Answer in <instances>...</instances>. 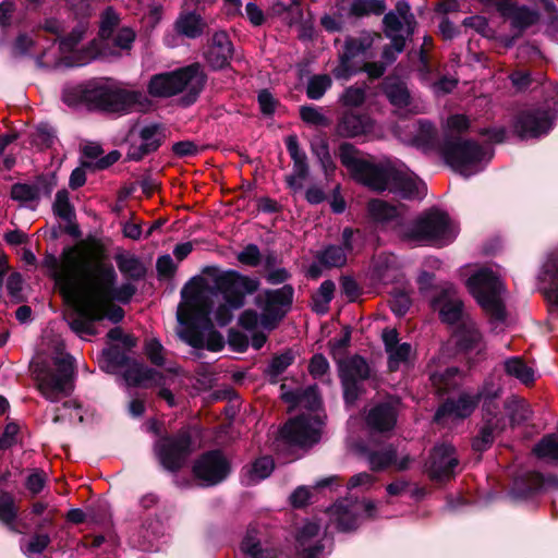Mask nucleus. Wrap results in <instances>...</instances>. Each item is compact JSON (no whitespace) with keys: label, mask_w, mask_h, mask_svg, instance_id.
<instances>
[{"label":"nucleus","mask_w":558,"mask_h":558,"mask_svg":"<svg viewBox=\"0 0 558 558\" xmlns=\"http://www.w3.org/2000/svg\"><path fill=\"white\" fill-rule=\"evenodd\" d=\"M61 100L70 108L128 116L149 105L138 89H129L112 77H94L62 89Z\"/></svg>","instance_id":"1"},{"label":"nucleus","mask_w":558,"mask_h":558,"mask_svg":"<svg viewBox=\"0 0 558 558\" xmlns=\"http://www.w3.org/2000/svg\"><path fill=\"white\" fill-rule=\"evenodd\" d=\"M207 81L208 75L203 64L196 61L151 75L147 83V93L154 98H170L183 93L179 98V105L189 108L198 100Z\"/></svg>","instance_id":"2"},{"label":"nucleus","mask_w":558,"mask_h":558,"mask_svg":"<svg viewBox=\"0 0 558 558\" xmlns=\"http://www.w3.org/2000/svg\"><path fill=\"white\" fill-rule=\"evenodd\" d=\"M202 277H193L181 290L182 304L178 307V322L185 328L180 332L181 339L194 349H204V329H213L210 317L214 303L202 294Z\"/></svg>","instance_id":"3"},{"label":"nucleus","mask_w":558,"mask_h":558,"mask_svg":"<svg viewBox=\"0 0 558 558\" xmlns=\"http://www.w3.org/2000/svg\"><path fill=\"white\" fill-rule=\"evenodd\" d=\"M362 155L363 153L350 142H342L337 150L341 165L355 182L377 193L387 191L395 166L388 160L376 161L371 155Z\"/></svg>","instance_id":"4"},{"label":"nucleus","mask_w":558,"mask_h":558,"mask_svg":"<svg viewBox=\"0 0 558 558\" xmlns=\"http://www.w3.org/2000/svg\"><path fill=\"white\" fill-rule=\"evenodd\" d=\"M558 117V86L545 89L542 104L519 110L512 118V133L521 141L547 136Z\"/></svg>","instance_id":"5"},{"label":"nucleus","mask_w":558,"mask_h":558,"mask_svg":"<svg viewBox=\"0 0 558 558\" xmlns=\"http://www.w3.org/2000/svg\"><path fill=\"white\" fill-rule=\"evenodd\" d=\"M118 274L111 263H95L86 268L84 288L94 301L129 304L137 292L132 282L117 287Z\"/></svg>","instance_id":"6"},{"label":"nucleus","mask_w":558,"mask_h":558,"mask_svg":"<svg viewBox=\"0 0 558 558\" xmlns=\"http://www.w3.org/2000/svg\"><path fill=\"white\" fill-rule=\"evenodd\" d=\"M466 287L490 320L504 322L507 317L501 299L502 283L490 268H481L466 280Z\"/></svg>","instance_id":"7"},{"label":"nucleus","mask_w":558,"mask_h":558,"mask_svg":"<svg viewBox=\"0 0 558 558\" xmlns=\"http://www.w3.org/2000/svg\"><path fill=\"white\" fill-rule=\"evenodd\" d=\"M456 236L449 215L438 208L423 213L404 232V238L410 241L426 242L438 247L452 243Z\"/></svg>","instance_id":"8"},{"label":"nucleus","mask_w":558,"mask_h":558,"mask_svg":"<svg viewBox=\"0 0 558 558\" xmlns=\"http://www.w3.org/2000/svg\"><path fill=\"white\" fill-rule=\"evenodd\" d=\"M203 272L213 278L215 287L222 294L225 302L234 310L243 307L245 295L255 293L260 286L257 278L242 275L234 269L219 271L216 267L208 266Z\"/></svg>","instance_id":"9"},{"label":"nucleus","mask_w":558,"mask_h":558,"mask_svg":"<svg viewBox=\"0 0 558 558\" xmlns=\"http://www.w3.org/2000/svg\"><path fill=\"white\" fill-rule=\"evenodd\" d=\"M322 426L323 421L318 415L301 413L279 427L276 439L288 447L312 448L322 438Z\"/></svg>","instance_id":"10"},{"label":"nucleus","mask_w":558,"mask_h":558,"mask_svg":"<svg viewBox=\"0 0 558 558\" xmlns=\"http://www.w3.org/2000/svg\"><path fill=\"white\" fill-rule=\"evenodd\" d=\"M485 149L474 140L446 133L441 140L440 156L459 173L469 177L466 170L485 158Z\"/></svg>","instance_id":"11"},{"label":"nucleus","mask_w":558,"mask_h":558,"mask_svg":"<svg viewBox=\"0 0 558 558\" xmlns=\"http://www.w3.org/2000/svg\"><path fill=\"white\" fill-rule=\"evenodd\" d=\"M294 287L283 284L278 289H265L256 295L254 303L262 310L260 325L264 329L272 331L291 311L294 301Z\"/></svg>","instance_id":"12"},{"label":"nucleus","mask_w":558,"mask_h":558,"mask_svg":"<svg viewBox=\"0 0 558 558\" xmlns=\"http://www.w3.org/2000/svg\"><path fill=\"white\" fill-rule=\"evenodd\" d=\"M232 472L231 459L219 448L202 452L192 465V474L201 487L218 486L225 483Z\"/></svg>","instance_id":"13"},{"label":"nucleus","mask_w":558,"mask_h":558,"mask_svg":"<svg viewBox=\"0 0 558 558\" xmlns=\"http://www.w3.org/2000/svg\"><path fill=\"white\" fill-rule=\"evenodd\" d=\"M337 366L343 402L345 405H353L365 392L362 383L371 377L369 364L364 356L354 354L345 359H338Z\"/></svg>","instance_id":"14"},{"label":"nucleus","mask_w":558,"mask_h":558,"mask_svg":"<svg viewBox=\"0 0 558 558\" xmlns=\"http://www.w3.org/2000/svg\"><path fill=\"white\" fill-rule=\"evenodd\" d=\"M54 365L56 369L47 368L37 377L38 390L50 402H57L61 396H70L74 389L71 356L56 357Z\"/></svg>","instance_id":"15"},{"label":"nucleus","mask_w":558,"mask_h":558,"mask_svg":"<svg viewBox=\"0 0 558 558\" xmlns=\"http://www.w3.org/2000/svg\"><path fill=\"white\" fill-rule=\"evenodd\" d=\"M375 38H381L380 34L367 31H363L359 37H345L342 52L338 54V64L332 69L336 80L348 81L357 72L353 60L360 56L371 57L368 51Z\"/></svg>","instance_id":"16"},{"label":"nucleus","mask_w":558,"mask_h":558,"mask_svg":"<svg viewBox=\"0 0 558 558\" xmlns=\"http://www.w3.org/2000/svg\"><path fill=\"white\" fill-rule=\"evenodd\" d=\"M337 530L349 533L356 531L365 519L376 518V505L372 500L345 498L333 506Z\"/></svg>","instance_id":"17"},{"label":"nucleus","mask_w":558,"mask_h":558,"mask_svg":"<svg viewBox=\"0 0 558 558\" xmlns=\"http://www.w3.org/2000/svg\"><path fill=\"white\" fill-rule=\"evenodd\" d=\"M192 451V437L187 432L165 437L158 447L160 464L169 472L180 471Z\"/></svg>","instance_id":"18"},{"label":"nucleus","mask_w":558,"mask_h":558,"mask_svg":"<svg viewBox=\"0 0 558 558\" xmlns=\"http://www.w3.org/2000/svg\"><path fill=\"white\" fill-rule=\"evenodd\" d=\"M451 337L458 352L464 354L475 352L476 359L473 363L485 359L486 343L483 333L471 317H466L462 324H458Z\"/></svg>","instance_id":"19"},{"label":"nucleus","mask_w":558,"mask_h":558,"mask_svg":"<svg viewBox=\"0 0 558 558\" xmlns=\"http://www.w3.org/2000/svg\"><path fill=\"white\" fill-rule=\"evenodd\" d=\"M458 464L456 448L450 444H440L430 450L426 471L432 481L446 482L454 476V469Z\"/></svg>","instance_id":"20"},{"label":"nucleus","mask_w":558,"mask_h":558,"mask_svg":"<svg viewBox=\"0 0 558 558\" xmlns=\"http://www.w3.org/2000/svg\"><path fill=\"white\" fill-rule=\"evenodd\" d=\"M233 54L234 46L226 31L215 32L202 53L207 65L215 72L229 68Z\"/></svg>","instance_id":"21"},{"label":"nucleus","mask_w":558,"mask_h":558,"mask_svg":"<svg viewBox=\"0 0 558 558\" xmlns=\"http://www.w3.org/2000/svg\"><path fill=\"white\" fill-rule=\"evenodd\" d=\"M89 304L77 307L74 314L68 319L70 329L80 338L84 336H96L97 328L95 324L104 320V304L100 301H94L89 295Z\"/></svg>","instance_id":"22"},{"label":"nucleus","mask_w":558,"mask_h":558,"mask_svg":"<svg viewBox=\"0 0 558 558\" xmlns=\"http://www.w3.org/2000/svg\"><path fill=\"white\" fill-rule=\"evenodd\" d=\"M430 306L438 312L440 322L446 325L457 326L470 317L464 313V303L453 298L451 289H441L432 298Z\"/></svg>","instance_id":"23"},{"label":"nucleus","mask_w":558,"mask_h":558,"mask_svg":"<svg viewBox=\"0 0 558 558\" xmlns=\"http://www.w3.org/2000/svg\"><path fill=\"white\" fill-rule=\"evenodd\" d=\"M140 138L142 141L140 145L129 147L126 160L138 162L147 155L157 151L166 138L165 128L159 123L146 125L141 129Z\"/></svg>","instance_id":"24"},{"label":"nucleus","mask_w":558,"mask_h":558,"mask_svg":"<svg viewBox=\"0 0 558 558\" xmlns=\"http://www.w3.org/2000/svg\"><path fill=\"white\" fill-rule=\"evenodd\" d=\"M374 121L367 113L343 111L338 118L335 133L341 138H355L373 132Z\"/></svg>","instance_id":"25"},{"label":"nucleus","mask_w":558,"mask_h":558,"mask_svg":"<svg viewBox=\"0 0 558 558\" xmlns=\"http://www.w3.org/2000/svg\"><path fill=\"white\" fill-rule=\"evenodd\" d=\"M474 396L466 392L459 395L457 399L447 398L436 410L433 422L441 424L446 417L464 420L473 414L477 408Z\"/></svg>","instance_id":"26"},{"label":"nucleus","mask_w":558,"mask_h":558,"mask_svg":"<svg viewBox=\"0 0 558 558\" xmlns=\"http://www.w3.org/2000/svg\"><path fill=\"white\" fill-rule=\"evenodd\" d=\"M41 267L47 270V276L54 281L64 298L76 295L77 284L74 277L64 269L60 259L53 253L46 252L44 254Z\"/></svg>","instance_id":"27"},{"label":"nucleus","mask_w":558,"mask_h":558,"mask_svg":"<svg viewBox=\"0 0 558 558\" xmlns=\"http://www.w3.org/2000/svg\"><path fill=\"white\" fill-rule=\"evenodd\" d=\"M398 421V410L390 401H381L372 407L365 422L369 429L377 433L391 432Z\"/></svg>","instance_id":"28"},{"label":"nucleus","mask_w":558,"mask_h":558,"mask_svg":"<svg viewBox=\"0 0 558 558\" xmlns=\"http://www.w3.org/2000/svg\"><path fill=\"white\" fill-rule=\"evenodd\" d=\"M546 483L539 472H527L517 476L509 490V496L514 501H524L536 496Z\"/></svg>","instance_id":"29"},{"label":"nucleus","mask_w":558,"mask_h":558,"mask_svg":"<svg viewBox=\"0 0 558 558\" xmlns=\"http://www.w3.org/2000/svg\"><path fill=\"white\" fill-rule=\"evenodd\" d=\"M411 143L424 153L437 150L440 154L441 141L435 123L427 119H418Z\"/></svg>","instance_id":"30"},{"label":"nucleus","mask_w":558,"mask_h":558,"mask_svg":"<svg viewBox=\"0 0 558 558\" xmlns=\"http://www.w3.org/2000/svg\"><path fill=\"white\" fill-rule=\"evenodd\" d=\"M505 19L510 20L513 37L518 38L522 34L539 22L541 14L536 10L530 9L527 5H517L513 2L509 10H505V14H500Z\"/></svg>","instance_id":"31"},{"label":"nucleus","mask_w":558,"mask_h":558,"mask_svg":"<svg viewBox=\"0 0 558 558\" xmlns=\"http://www.w3.org/2000/svg\"><path fill=\"white\" fill-rule=\"evenodd\" d=\"M387 191L402 199L421 198L417 180L396 167L391 172Z\"/></svg>","instance_id":"32"},{"label":"nucleus","mask_w":558,"mask_h":558,"mask_svg":"<svg viewBox=\"0 0 558 558\" xmlns=\"http://www.w3.org/2000/svg\"><path fill=\"white\" fill-rule=\"evenodd\" d=\"M383 94L391 106L405 109L412 104V96L405 82L399 77L387 76L383 81Z\"/></svg>","instance_id":"33"},{"label":"nucleus","mask_w":558,"mask_h":558,"mask_svg":"<svg viewBox=\"0 0 558 558\" xmlns=\"http://www.w3.org/2000/svg\"><path fill=\"white\" fill-rule=\"evenodd\" d=\"M99 368L107 374H116L120 368L126 367L132 357L119 344L110 343L98 355Z\"/></svg>","instance_id":"34"},{"label":"nucleus","mask_w":558,"mask_h":558,"mask_svg":"<svg viewBox=\"0 0 558 558\" xmlns=\"http://www.w3.org/2000/svg\"><path fill=\"white\" fill-rule=\"evenodd\" d=\"M545 295L558 306V251L548 255L538 275Z\"/></svg>","instance_id":"35"},{"label":"nucleus","mask_w":558,"mask_h":558,"mask_svg":"<svg viewBox=\"0 0 558 558\" xmlns=\"http://www.w3.org/2000/svg\"><path fill=\"white\" fill-rule=\"evenodd\" d=\"M174 26L178 34L189 39L199 38L208 28L207 22L195 11L181 13Z\"/></svg>","instance_id":"36"},{"label":"nucleus","mask_w":558,"mask_h":558,"mask_svg":"<svg viewBox=\"0 0 558 558\" xmlns=\"http://www.w3.org/2000/svg\"><path fill=\"white\" fill-rule=\"evenodd\" d=\"M282 400L293 407H301L311 412L317 411L322 405V399L317 392V387L310 386L303 390H290L282 393Z\"/></svg>","instance_id":"37"},{"label":"nucleus","mask_w":558,"mask_h":558,"mask_svg":"<svg viewBox=\"0 0 558 558\" xmlns=\"http://www.w3.org/2000/svg\"><path fill=\"white\" fill-rule=\"evenodd\" d=\"M156 377H158L159 380L163 379V375L161 373L145 366L142 362L135 359H132L123 373L124 380L132 387H140L144 381L153 380Z\"/></svg>","instance_id":"38"},{"label":"nucleus","mask_w":558,"mask_h":558,"mask_svg":"<svg viewBox=\"0 0 558 558\" xmlns=\"http://www.w3.org/2000/svg\"><path fill=\"white\" fill-rule=\"evenodd\" d=\"M287 150L293 161V172L300 180L307 179L310 166L306 153L300 147L296 134H290L284 140Z\"/></svg>","instance_id":"39"},{"label":"nucleus","mask_w":558,"mask_h":558,"mask_svg":"<svg viewBox=\"0 0 558 558\" xmlns=\"http://www.w3.org/2000/svg\"><path fill=\"white\" fill-rule=\"evenodd\" d=\"M114 260L118 269L128 280L140 281L146 277L147 269L137 256L119 253L114 255Z\"/></svg>","instance_id":"40"},{"label":"nucleus","mask_w":558,"mask_h":558,"mask_svg":"<svg viewBox=\"0 0 558 558\" xmlns=\"http://www.w3.org/2000/svg\"><path fill=\"white\" fill-rule=\"evenodd\" d=\"M504 371L508 376L514 377L525 386L533 384L535 380L534 369L527 366L520 356L507 359L504 363Z\"/></svg>","instance_id":"41"},{"label":"nucleus","mask_w":558,"mask_h":558,"mask_svg":"<svg viewBox=\"0 0 558 558\" xmlns=\"http://www.w3.org/2000/svg\"><path fill=\"white\" fill-rule=\"evenodd\" d=\"M460 371L456 366L447 367L442 373H435L430 376L433 386L440 396L454 391L460 386Z\"/></svg>","instance_id":"42"},{"label":"nucleus","mask_w":558,"mask_h":558,"mask_svg":"<svg viewBox=\"0 0 558 558\" xmlns=\"http://www.w3.org/2000/svg\"><path fill=\"white\" fill-rule=\"evenodd\" d=\"M294 360L295 353L292 349H286L280 354H275L264 372L268 377V381L272 385L277 384L279 376L294 363Z\"/></svg>","instance_id":"43"},{"label":"nucleus","mask_w":558,"mask_h":558,"mask_svg":"<svg viewBox=\"0 0 558 558\" xmlns=\"http://www.w3.org/2000/svg\"><path fill=\"white\" fill-rule=\"evenodd\" d=\"M387 9L385 0H352L349 8V16L362 19L369 15L379 16Z\"/></svg>","instance_id":"44"},{"label":"nucleus","mask_w":558,"mask_h":558,"mask_svg":"<svg viewBox=\"0 0 558 558\" xmlns=\"http://www.w3.org/2000/svg\"><path fill=\"white\" fill-rule=\"evenodd\" d=\"M367 211L369 217L378 223L390 222L399 217L398 208L395 205L378 198L368 202Z\"/></svg>","instance_id":"45"},{"label":"nucleus","mask_w":558,"mask_h":558,"mask_svg":"<svg viewBox=\"0 0 558 558\" xmlns=\"http://www.w3.org/2000/svg\"><path fill=\"white\" fill-rule=\"evenodd\" d=\"M315 259L327 269L340 268L347 263V254L342 246L329 244L316 252Z\"/></svg>","instance_id":"46"},{"label":"nucleus","mask_w":558,"mask_h":558,"mask_svg":"<svg viewBox=\"0 0 558 558\" xmlns=\"http://www.w3.org/2000/svg\"><path fill=\"white\" fill-rule=\"evenodd\" d=\"M398 451L393 445L380 450H372L367 454V461L373 472H381L397 463Z\"/></svg>","instance_id":"47"},{"label":"nucleus","mask_w":558,"mask_h":558,"mask_svg":"<svg viewBox=\"0 0 558 558\" xmlns=\"http://www.w3.org/2000/svg\"><path fill=\"white\" fill-rule=\"evenodd\" d=\"M505 409L512 427L524 424L531 417L530 405L523 399L515 397L507 399L505 401Z\"/></svg>","instance_id":"48"},{"label":"nucleus","mask_w":558,"mask_h":558,"mask_svg":"<svg viewBox=\"0 0 558 558\" xmlns=\"http://www.w3.org/2000/svg\"><path fill=\"white\" fill-rule=\"evenodd\" d=\"M335 291L336 284L332 280L328 279L323 281L318 291L312 296V310L320 315L326 314L329 308L328 305L333 299Z\"/></svg>","instance_id":"49"},{"label":"nucleus","mask_w":558,"mask_h":558,"mask_svg":"<svg viewBox=\"0 0 558 558\" xmlns=\"http://www.w3.org/2000/svg\"><path fill=\"white\" fill-rule=\"evenodd\" d=\"M483 424L497 428V434L505 430L506 416L501 413L499 403L485 401L482 405Z\"/></svg>","instance_id":"50"},{"label":"nucleus","mask_w":558,"mask_h":558,"mask_svg":"<svg viewBox=\"0 0 558 558\" xmlns=\"http://www.w3.org/2000/svg\"><path fill=\"white\" fill-rule=\"evenodd\" d=\"M10 197L21 204L38 203L40 199V186L35 185V183H14L10 190Z\"/></svg>","instance_id":"51"},{"label":"nucleus","mask_w":558,"mask_h":558,"mask_svg":"<svg viewBox=\"0 0 558 558\" xmlns=\"http://www.w3.org/2000/svg\"><path fill=\"white\" fill-rule=\"evenodd\" d=\"M533 453L538 459H548L558 462V436L556 434L543 436L534 446Z\"/></svg>","instance_id":"52"},{"label":"nucleus","mask_w":558,"mask_h":558,"mask_svg":"<svg viewBox=\"0 0 558 558\" xmlns=\"http://www.w3.org/2000/svg\"><path fill=\"white\" fill-rule=\"evenodd\" d=\"M332 86V80L328 74H315L310 77L306 86V96L312 100H319Z\"/></svg>","instance_id":"53"},{"label":"nucleus","mask_w":558,"mask_h":558,"mask_svg":"<svg viewBox=\"0 0 558 558\" xmlns=\"http://www.w3.org/2000/svg\"><path fill=\"white\" fill-rule=\"evenodd\" d=\"M53 214L64 221L75 220V208L69 198V192L65 189L59 190L52 205Z\"/></svg>","instance_id":"54"},{"label":"nucleus","mask_w":558,"mask_h":558,"mask_svg":"<svg viewBox=\"0 0 558 558\" xmlns=\"http://www.w3.org/2000/svg\"><path fill=\"white\" fill-rule=\"evenodd\" d=\"M275 469L274 459L270 456L257 458L247 469V475L252 482H259L269 477Z\"/></svg>","instance_id":"55"},{"label":"nucleus","mask_w":558,"mask_h":558,"mask_svg":"<svg viewBox=\"0 0 558 558\" xmlns=\"http://www.w3.org/2000/svg\"><path fill=\"white\" fill-rule=\"evenodd\" d=\"M497 428L483 424L478 434L472 439V449L477 453L487 451L495 441Z\"/></svg>","instance_id":"56"},{"label":"nucleus","mask_w":558,"mask_h":558,"mask_svg":"<svg viewBox=\"0 0 558 558\" xmlns=\"http://www.w3.org/2000/svg\"><path fill=\"white\" fill-rule=\"evenodd\" d=\"M17 517L13 496L5 490L0 492V521L7 525L13 524Z\"/></svg>","instance_id":"57"},{"label":"nucleus","mask_w":558,"mask_h":558,"mask_svg":"<svg viewBox=\"0 0 558 558\" xmlns=\"http://www.w3.org/2000/svg\"><path fill=\"white\" fill-rule=\"evenodd\" d=\"M412 352V345L408 342L399 343L388 354V368L390 372H395L399 368L401 363L409 361Z\"/></svg>","instance_id":"58"},{"label":"nucleus","mask_w":558,"mask_h":558,"mask_svg":"<svg viewBox=\"0 0 558 558\" xmlns=\"http://www.w3.org/2000/svg\"><path fill=\"white\" fill-rule=\"evenodd\" d=\"M300 118L304 123L310 125L324 128L329 125V119L313 105L301 106Z\"/></svg>","instance_id":"59"},{"label":"nucleus","mask_w":558,"mask_h":558,"mask_svg":"<svg viewBox=\"0 0 558 558\" xmlns=\"http://www.w3.org/2000/svg\"><path fill=\"white\" fill-rule=\"evenodd\" d=\"M120 19L112 7H108L101 14L99 37L102 39H109L114 28L118 26Z\"/></svg>","instance_id":"60"},{"label":"nucleus","mask_w":558,"mask_h":558,"mask_svg":"<svg viewBox=\"0 0 558 558\" xmlns=\"http://www.w3.org/2000/svg\"><path fill=\"white\" fill-rule=\"evenodd\" d=\"M308 373L314 379H319L323 383L325 381L323 378L326 375H329L330 365L326 356L322 353H315L308 362Z\"/></svg>","instance_id":"61"},{"label":"nucleus","mask_w":558,"mask_h":558,"mask_svg":"<svg viewBox=\"0 0 558 558\" xmlns=\"http://www.w3.org/2000/svg\"><path fill=\"white\" fill-rule=\"evenodd\" d=\"M85 34L84 27L77 25L72 31L59 39V49L61 52H71L83 40Z\"/></svg>","instance_id":"62"},{"label":"nucleus","mask_w":558,"mask_h":558,"mask_svg":"<svg viewBox=\"0 0 558 558\" xmlns=\"http://www.w3.org/2000/svg\"><path fill=\"white\" fill-rule=\"evenodd\" d=\"M145 354L149 362L158 367H162L166 364L163 356V347L158 339H150L145 343Z\"/></svg>","instance_id":"63"},{"label":"nucleus","mask_w":558,"mask_h":558,"mask_svg":"<svg viewBox=\"0 0 558 558\" xmlns=\"http://www.w3.org/2000/svg\"><path fill=\"white\" fill-rule=\"evenodd\" d=\"M262 258L263 256L259 251V247L253 243L247 244L236 255V259L239 263L250 267H257L262 263Z\"/></svg>","instance_id":"64"}]
</instances>
